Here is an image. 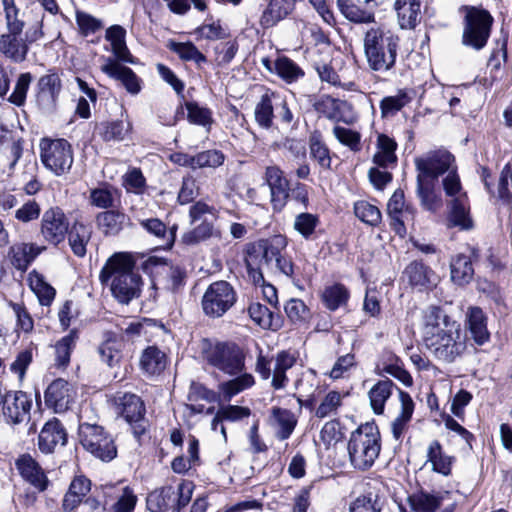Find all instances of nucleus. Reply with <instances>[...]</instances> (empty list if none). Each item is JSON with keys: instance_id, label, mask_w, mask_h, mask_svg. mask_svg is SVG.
Segmentation results:
<instances>
[{"instance_id": "16", "label": "nucleus", "mask_w": 512, "mask_h": 512, "mask_svg": "<svg viewBox=\"0 0 512 512\" xmlns=\"http://www.w3.org/2000/svg\"><path fill=\"white\" fill-rule=\"evenodd\" d=\"M75 397L71 384L59 378L54 380L46 389L44 394L45 404L55 413H63L70 408Z\"/></svg>"}, {"instance_id": "33", "label": "nucleus", "mask_w": 512, "mask_h": 512, "mask_svg": "<svg viewBox=\"0 0 512 512\" xmlns=\"http://www.w3.org/2000/svg\"><path fill=\"white\" fill-rule=\"evenodd\" d=\"M68 241L74 255L77 257H84L87 252V245L91 240L92 228L83 222L75 221L68 229Z\"/></svg>"}, {"instance_id": "31", "label": "nucleus", "mask_w": 512, "mask_h": 512, "mask_svg": "<svg viewBox=\"0 0 512 512\" xmlns=\"http://www.w3.org/2000/svg\"><path fill=\"white\" fill-rule=\"evenodd\" d=\"M279 97L276 92L266 90L255 105L254 118L263 129H270L274 119V101Z\"/></svg>"}, {"instance_id": "46", "label": "nucleus", "mask_w": 512, "mask_h": 512, "mask_svg": "<svg viewBox=\"0 0 512 512\" xmlns=\"http://www.w3.org/2000/svg\"><path fill=\"white\" fill-rule=\"evenodd\" d=\"M27 281L30 289L37 296L39 303L43 306H49L54 300L56 292L55 289L45 281L43 275L33 270L28 274Z\"/></svg>"}, {"instance_id": "18", "label": "nucleus", "mask_w": 512, "mask_h": 512, "mask_svg": "<svg viewBox=\"0 0 512 512\" xmlns=\"http://www.w3.org/2000/svg\"><path fill=\"white\" fill-rule=\"evenodd\" d=\"M265 181L270 189L271 204L275 211H281L289 196V182L284 177L283 171L275 165L268 166L265 170Z\"/></svg>"}, {"instance_id": "14", "label": "nucleus", "mask_w": 512, "mask_h": 512, "mask_svg": "<svg viewBox=\"0 0 512 512\" xmlns=\"http://www.w3.org/2000/svg\"><path fill=\"white\" fill-rule=\"evenodd\" d=\"M285 246L286 239L280 235L261 239L248 248L245 262H248L249 266L257 261L260 265L270 266L282 255L281 251Z\"/></svg>"}, {"instance_id": "27", "label": "nucleus", "mask_w": 512, "mask_h": 512, "mask_svg": "<svg viewBox=\"0 0 512 512\" xmlns=\"http://www.w3.org/2000/svg\"><path fill=\"white\" fill-rule=\"evenodd\" d=\"M129 220V217L120 210H107L96 216L97 227L106 236L118 235L129 223Z\"/></svg>"}, {"instance_id": "59", "label": "nucleus", "mask_w": 512, "mask_h": 512, "mask_svg": "<svg viewBox=\"0 0 512 512\" xmlns=\"http://www.w3.org/2000/svg\"><path fill=\"white\" fill-rule=\"evenodd\" d=\"M284 311L290 321L295 324L306 322L310 315V311L304 301L298 298L288 300L284 306Z\"/></svg>"}, {"instance_id": "45", "label": "nucleus", "mask_w": 512, "mask_h": 512, "mask_svg": "<svg viewBox=\"0 0 512 512\" xmlns=\"http://www.w3.org/2000/svg\"><path fill=\"white\" fill-rule=\"evenodd\" d=\"M396 148L397 143L393 138L385 134H379L377 138V152L373 157V162L383 168L394 164L397 161Z\"/></svg>"}, {"instance_id": "35", "label": "nucleus", "mask_w": 512, "mask_h": 512, "mask_svg": "<svg viewBox=\"0 0 512 512\" xmlns=\"http://www.w3.org/2000/svg\"><path fill=\"white\" fill-rule=\"evenodd\" d=\"M449 222L452 226L463 230H469L473 227V220L469 214V205L465 194H460L451 201Z\"/></svg>"}, {"instance_id": "5", "label": "nucleus", "mask_w": 512, "mask_h": 512, "mask_svg": "<svg viewBox=\"0 0 512 512\" xmlns=\"http://www.w3.org/2000/svg\"><path fill=\"white\" fill-rule=\"evenodd\" d=\"M347 450L351 465L361 471L372 467L381 451V436L374 423L360 425L350 435Z\"/></svg>"}, {"instance_id": "20", "label": "nucleus", "mask_w": 512, "mask_h": 512, "mask_svg": "<svg viewBox=\"0 0 512 512\" xmlns=\"http://www.w3.org/2000/svg\"><path fill=\"white\" fill-rule=\"evenodd\" d=\"M66 442V429L57 418L47 421L38 437V447L45 454L52 453L57 445L63 446Z\"/></svg>"}, {"instance_id": "15", "label": "nucleus", "mask_w": 512, "mask_h": 512, "mask_svg": "<svg viewBox=\"0 0 512 512\" xmlns=\"http://www.w3.org/2000/svg\"><path fill=\"white\" fill-rule=\"evenodd\" d=\"M453 155L446 150L431 151L422 157L415 159V166L418 175L437 180V178L447 172L452 162Z\"/></svg>"}, {"instance_id": "37", "label": "nucleus", "mask_w": 512, "mask_h": 512, "mask_svg": "<svg viewBox=\"0 0 512 512\" xmlns=\"http://www.w3.org/2000/svg\"><path fill=\"white\" fill-rule=\"evenodd\" d=\"M451 280L457 285L469 283L474 275L472 258L463 253L457 254L450 262Z\"/></svg>"}, {"instance_id": "28", "label": "nucleus", "mask_w": 512, "mask_h": 512, "mask_svg": "<svg viewBox=\"0 0 512 512\" xmlns=\"http://www.w3.org/2000/svg\"><path fill=\"white\" fill-rule=\"evenodd\" d=\"M270 425L277 429L276 437L279 440L288 439L293 433L297 419L290 410L280 408V407H272L271 415L269 418Z\"/></svg>"}, {"instance_id": "7", "label": "nucleus", "mask_w": 512, "mask_h": 512, "mask_svg": "<svg viewBox=\"0 0 512 512\" xmlns=\"http://www.w3.org/2000/svg\"><path fill=\"white\" fill-rule=\"evenodd\" d=\"M206 363L229 376H236L245 370L243 349L233 342L210 344L203 351Z\"/></svg>"}, {"instance_id": "11", "label": "nucleus", "mask_w": 512, "mask_h": 512, "mask_svg": "<svg viewBox=\"0 0 512 512\" xmlns=\"http://www.w3.org/2000/svg\"><path fill=\"white\" fill-rule=\"evenodd\" d=\"M43 165L56 175L67 173L73 164L71 145L65 139H43L40 143Z\"/></svg>"}, {"instance_id": "41", "label": "nucleus", "mask_w": 512, "mask_h": 512, "mask_svg": "<svg viewBox=\"0 0 512 512\" xmlns=\"http://www.w3.org/2000/svg\"><path fill=\"white\" fill-rule=\"evenodd\" d=\"M435 179L417 175V195L422 206L429 211H436L441 206V198L434 191Z\"/></svg>"}, {"instance_id": "61", "label": "nucleus", "mask_w": 512, "mask_h": 512, "mask_svg": "<svg viewBox=\"0 0 512 512\" xmlns=\"http://www.w3.org/2000/svg\"><path fill=\"white\" fill-rule=\"evenodd\" d=\"M310 156L318 162V164L324 168L329 169L331 166V157L329 149L320 140L319 136H311L309 141Z\"/></svg>"}, {"instance_id": "56", "label": "nucleus", "mask_w": 512, "mask_h": 512, "mask_svg": "<svg viewBox=\"0 0 512 512\" xmlns=\"http://www.w3.org/2000/svg\"><path fill=\"white\" fill-rule=\"evenodd\" d=\"M16 317V331L30 334L34 329V320L23 303H8Z\"/></svg>"}, {"instance_id": "24", "label": "nucleus", "mask_w": 512, "mask_h": 512, "mask_svg": "<svg viewBox=\"0 0 512 512\" xmlns=\"http://www.w3.org/2000/svg\"><path fill=\"white\" fill-rule=\"evenodd\" d=\"M100 360L110 368L119 366L122 354V342L114 332L107 331L97 348Z\"/></svg>"}, {"instance_id": "39", "label": "nucleus", "mask_w": 512, "mask_h": 512, "mask_svg": "<svg viewBox=\"0 0 512 512\" xmlns=\"http://www.w3.org/2000/svg\"><path fill=\"white\" fill-rule=\"evenodd\" d=\"M176 492L172 486L156 489L147 496V508L151 512H165L175 506Z\"/></svg>"}, {"instance_id": "8", "label": "nucleus", "mask_w": 512, "mask_h": 512, "mask_svg": "<svg viewBox=\"0 0 512 512\" xmlns=\"http://www.w3.org/2000/svg\"><path fill=\"white\" fill-rule=\"evenodd\" d=\"M79 439L86 451L102 461H111L117 455L113 437L100 425L81 422Z\"/></svg>"}, {"instance_id": "30", "label": "nucleus", "mask_w": 512, "mask_h": 512, "mask_svg": "<svg viewBox=\"0 0 512 512\" xmlns=\"http://www.w3.org/2000/svg\"><path fill=\"white\" fill-rule=\"evenodd\" d=\"M409 283L414 287L429 288L436 285L437 276L432 269L422 262H411L404 271Z\"/></svg>"}, {"instance_id": "26", "label": "nucleus", "mask_w": 512, "mask_h": 512, "mask_svg": "<svg viewBox=\"0 0 512 512\" xmlns=\"http://www.w3.org/2000/svg\"><path fill=\"white\" fill-rule=\"evenodd\" d=\"M394 9L402 29H413L421 19L419 0H395Z\"/></svg>"}, {"instance_id": "34", "label": "nucleus", "mask_w": 512, "mask_h": 512, "mask_svg": "<svg viewBox=\"0 0 512 512\" xmlns=\"http://www.w3.org/2000/svg\"><path fill=\"white\" fill-rule=\"evenodd\" d=\"M394 389L398 392L400 390L390 379L380 380L370 388L368 397L375 414H383L385 403L391 397Z\"/></svg>"}, {"instance_id": "64", "label": "nucleus", "mask_w": 512, "mask_h": 512, "mask_svg": "<svg viewBox=\"0 0 512 512\" xmlns=\"http://www.w3.org/2000/svg\"><path fill=\"white\" fill-rule=\"evenodd\" d=\"M137 503V496L134 491L125 486L120 489L117 501L114 503L113 512H133Z\"/></svg>"}, {"instance_id": "60", "label": "nucleus", "mask_w": 512, "mask_h": 512, "mask_svg": "<svg viewBox=\"0 0 512 512\" xmlns=\"http://www.w3.org/2000/svg\"><path fill=\"white\" fill-rule=\"evenodd\" d=\"M343 395L337 391H330L321 401L315 411L318 418L335 415L342 404Z\"/></svg>"}, {"instance_id": "62", "label": "nucleus", "mask_w": 512, "mask_h": 512, "mask_svg": "<svg viewBox=\"0 0 512 512\" xmlns=\"http://www.w3.org/2000/svg\"><path fill=\"white\" fill-rule=\"evenodd\" d=\"M140 225L150 234L164 241L165 244L171 245L174 241V233L168 232L166 225L157 218L141 220Z\"/></svg>"}, {"instance_id": "32", "label": "nucleus", "mask_w": 512, "mask_h": 512, "mask_svg": "<svg viewBox=\"0 0 512 512\" xmlns=\"http://www.w3.org/2000/svg\"><path fill=\"white\" fill-rule=\"evenodd\" d=\"M255 384L254 376L241 372L237 377L224 381L218 385L220 400L230 402L239 393L251 388Z\"/></svg>"}, {"instance_id": "29", "label": "nucleus", "mask_w": 512, "mask_h": 512, "mask_svg": "<svg viewBox=\"0 0 512 512\" xmlns=\"http://www.w3.org/2000/svg\"><path fill=\"white\" fill-rule=\"evenodd\" d=\"M43 249L34 243H18L10 248L9 257L17 270L25 271Z\"/></svg>"}, {"instance_id": "1", "label": "nucleus", "mask_w": 512, "mask_h": 512, "mask_svg": "<svg viewBox=\"0 0 512 512\" xmlns=\"http://www.w3.org/2000/svg\"><path fill=\"white\" fill-rule=\"evenodd\" d=\"M421 338L429 355L441 364L455 363L467 350V336L460 323L438 306L424 311Z\"/></svg>"}, {"instance_id": "6", "label": "nucleus", "mask_w": 512, "mask_h": 512, "mask_svg": "<svg viewBox=\"0 0 512 512\" xmlns=\"http://www.w3.org/2000/svg\"><path fill=\"white\" fill-rule=\"evenodd\" d=\"M463 28L461 43L475 51L482 50L490 38L494 18L491 13L481 6L463 5Z\"/></svg>"}, {"instance_id": "42", "label": "nucleus", "mask_w": 512, "mask_h": 512, "mask_svg": "<svg viewBox=\"0 0 512 512\" xmlns=\"http://www.w3.org/2000/svg\"><path fill=\"white\" fill-rule=\"evenodd\" d=\"M250 318L263 329L278 330L282 326L279 315H275L268 307L260 303H252L248 307Z\"/></svg>"}, {"instance_id": "54", "label": "nucleus", "mask_w": 512, "mask_h": 512, "mask_svg": "<svg viewBox=\"0 0 512 512\" xmlns=\"http://www.w3.org/2000/svg\"><path fill=\"white\" fill-rule=\"evenodd\" d=\"M117 190L110 186H102L90 190L89 203L99 209L114 207Z\"/></svg>"}, {"instance_id": "50", "label": "nucleus", "mask_w": 512, "mask_h": 512, "mask_svg": "<svg viewBox=\"0 0 512 512\" xmlns=\"http://www.w3.org/2000/svg\"><path fill=\"white\" fill-rule=\"evenodd\" d=\"M77 332L72 330L68 335L62 337L54 346L55 365L58 368H66L70 362V355L75 347Z\"/></svg>"}, {"instance_id": "47", "label": "nucleus", "mask_w": 512, "mask_h": 512, "mask_svg": "<svg viewBox=\"0 0 512 512\" xmlns=\"http://www.w3.org/2000/svg\"><path fill=\"white\" fill-rule=\"evenodd\" d=\"M445 495L441 494H429L425 492H419L408 497L410 507L415 512H435L442 502L444 501Z\"/></svg>"}, {"instance_id": "58", "label": "nucleus", "mask_w": 512, "mask_h": 512, "mask_svg": "<svg viewBox=\"0 0 512 512\" xmlns=\"http://www.w3.org/2000/svg\"><path fill=\"white\" fill-rule=\"evenodd\" d=\"M382 503L377 494L368 493L357 497L351 504L349 512H381Z\"/></svg>"}, {"instance_id": "2", "label": "nucleus", "mask_w": 512, "mask_h": 512, "mask_svg": "<svg viewBox=\"0 0 512 512\" xmlns=\"http://www.w3.org/2000/svg\"><path fill=\"white\" fill-rule=\"evenodd\" d=\"M135 260L128 252H116L110 256L99 273L103 285H109L115 299L128 304L140 292V276L134 272Z\"/></svg>"}, {"instance_id": "38", "label": "nucleus", "mask_w": 512, "mask_h": 512, "mask_svg": "<svg viewBox=\"0 0 512 512\" xmlns=\"http://www.w3.org/2000/svg\"><path fill=\"white\" fill-rule=\"evenodd\" d=\"M371 2H373V0H364V3L367 5L364 9L356 5L353 0H337V5L340 12L349 21L355 23H370L374 21V12L369 8Z\"/></svg>"}, {"instance_id": "13", "label": "nucleus", "mask_w": 512, "mask_h": 512, "mask_svg": "<svg viewBox=\"0 0 512 512\" xmlns=\"http://www.w3.org/2000/svg\"><path fill=\"white\" fill-rule=\"evenodd\" d=\"M69 220L59 207H51L44 211L41 219V235L49 244L58 245L64 241Z\"/></svg>"}, {"instance_id": "25", "label": "nucleus", "mask_w": 512, "mask_h": 512, "mask_svg": "<svg viewBox=\"0 0 512 512\" xmlns=\"http://www.w3.org/2000/svg\"><path fill=\"white\" fill-rule=\"evenodd\" d=\"M167 355L157 346H148L140 355L139 366L148 376L160 375L166 368Z\"/></svg>"}, {"instance_id": "3", "label": "nucleus", "mask_w": 512, "mask_h": 512, "mask_svg": "<svg viewBox=\"0 0 512 512\" xmlns=\"http://www.w3.org/2000/svg\"><path fill=\"white\" fill-rule=\"evenodd\" d=\"M400 39L383 26L370 27L363 38L364 55L370 70L385 73L396 63Z\"/></svg>"}, {"instance_id": "53", "label": "nucleus", "mask_w": 512, "mask_h": 512, "mask_svg": "<svg viewBox=\"0 0 512 512\" xmlns=\"http://www.w3.org/2000/svg\"><path fill=\"white\" fill-rule=\"evenodd\" d=\"M354 213L359 220L370 226H378L382 220L379 208L365 200L354 204Z\"/></svg>"}, {"instance_id": "43", "label": "nucleus", "mask_w": 512, "mask_h": 512, "mask_svg": "<svg viewBox=\"0 0 512 512\" xmlns=\"http://www.w3.org/2000/svg\"><path fill=\"white\" fill-rule=\"evenodd\" d=\"M126 31L120 25H113L106 31V39L111 43L112 52L118 60L133 63V58L126 46Z\"/></svg>"}, {"instance_id": "52", "label": "nucleus", "mask_w": 512, "mask_h": 512, "mask_svg": "<svg viewBox=\"0 0 512 512\" xmlns=\"http://www.w3.org/2000/svg\"><path fill=\"white\" fill-rule=\"evenodd\" d=\"M211 237H220V232L214 228L212 223L203 221L193 230L184 233L182 241L187 245H195Z\"/></svg>"}, {"instance_id": "9", "label": "nucleus", "mask_w": 512, "mask_h": 512, "mask_svg": "<svg viewBox=\"0 0 512 512\" xmlns=\"http://www.w3.org/2000/svg\"><path fill=\"white\" fill-rule=\"evenodd\" d=\"M296 363V356L286 350L278 352L275 356L268 358L260 353L257 356L255 371L263 380L271 378V386L275 390L284 389L288 384L286 372Z\"/></svg>"}, {"instance_id": "49", "label": "nucleus", "mask_w": 512, "mask_h": 512, "mask_svg": "<svg viewBox=\"0 0 512 512\" xmlns=\"http://www.w3.org/2000/svg\"><path fill=\"white\" fill-rule=\"evenodd\" d=\"M275 73L287 84L303 78L305 73L294 61L286 56L279 57L274 62Z\"/></svg>"}, {"instance_id": "12", "label": "nucleus", "mask_w": 512, "mask_h": 512, "mask_svg": "<svg viewBox=\"0 0 512 512\" xmlns=\"http://www.w3.org/2000/svg\"><path fill=\"white\" fill-rule=\"evenodd\" d=\"M32 398L24 391H8L2 399V415L5 423L19 425L30 419Z\"/></svg>"}, {"instance_id": "17", "label": "nucleus", "mask_w": 512, "mask_h": 512, "mask_svg": "<svg viewBox=\"0 0 512 512\" xmlns=\"http://www.w3.org/2000/svg\"><path fill=\"white\" fill-rule=\"evenodd\" d=\"M15 466L21 477L39 492L48 488L49 479L45 471L31 455H20L15 461Z\"/></svg>"}, {"instance_id": "63", "label": "nucleus", "mask_w": 512, "mask_h": 512, "mask_svg": "<svg viewBox=\"0 0 512 512\" xmlns=\"http://www.w3.org/2000/svg\"><path fill=\"white\" fill-rule=\"evenodd\" d=\"M333 134L342 145L349 147L352 151L361 150V135L359 132L346 127L335 126Z\"/></svg>"}, {"instance_id": "51", "label": "nucleus", "mask_w": 512, "mask_h": 512, "mask_svg": "<svg viewBox=\"0 0 512 512\" xmlns=\"http://www.w3.org/2000/svg\"><path fill=\"white\" fill-rule=\"evenodd\" d=\"M409 102L410 97L403 90L398 91L395 95L384 97L379 105L382 118L393 117Z\"/></svg>"}, {"instance_id": "10", "label": "nucleus", "mask_w": 512, "mask_h": 512, "mask_svg": "<svg viewBox=\"0 0 512 512\" xmlns=\"http://www.w3.org/2000/svg\"><path fill=\"white\" fill-rule=\"evenodd\" d=\"M237 300L233 286L224 280L211 283L203 294L201 305L205 315L211 318L222 317Z\"/></svg>"}, {"instance_id": "19", "label": "nucleus", "mask_w": 512, "mask_h": 512, "mask_svg": "<svg viewBox=\"0 0 512 512\" xmlns=\"http://www.w3.org/2000/svg\"><path fill=\"white\" fill-rule=\"evenodd\" d=\"M118 404L121 407V414L124 419L130 424H136L134 434L138 437L141 436L145 432V427L140 423L145 413L141 398L135 394L124 393L118 397Z\"/></svg>"}, {"instance_id": "22", "label": "nucleus", "mask_w": 512, "mask_h": 512, "mask_svg": "<svg viewBox=\"0 0 512 512\" xmlns=\"http://www.w3.org/2000/svg\"><path fill=\"white\" fill-rule=\"evenodd\" d=\"M38 95L37 101L44 109H52L56 105L59 93L61 91V80L56 73L43 75L37 83Z\"/></svg>"}, {"instance_id": "36", "label": "nucleus", "mask_w": 512, "mask_h": 512, "mask_svg": "<svg viewBox=\"0 0 512 512\" xmlns=\"http://www.w3.org/2000/svg\"><path fill=\"white\" fill-rule=\"evenodd\" d=\"M468 329L474 342L477 345H483L490 338L487 329L486 317L483 311L478 307H472L467 313Z\"/></svg>"}, {"instance_id": "23", "label": "nucleus", "mask_w": 512, "mask_h": 512, "mask_svg": "<svg viewBox=\"0 0 512 512\" xmlns=\"http://www.w3.org/2000/svg\"><path fill=\"white\" fill-rule=\"evenodd\" d=\"M426 463L431 465V470L443 476H449L455 457L447 454L438 440L429 443L426 450Z\"/></svg>"}, {"instance_id": "4", "label": "nucleus", "mask_w": 512, "mask_h": 512, "mask_svg": "<svg viewBox=\"0 0 512 512\" xmlns=\"http://www.w3.org/2000/svg\"><path fill=\"white\" fill-rule=\"evenodd\" d=\"M5 12L7 32L0 37V52L15 63L26 59L29 44L42 37L37 26L24 32L25 22L19 17L17 8H8Z\"/></svg>"}, {"instance_id": "40", "label": "nucleus", "mask_w": 512, "mask_h": 512, "mask_svg": "<svg viewBox=\"0 0 512 512\" xmlns=\"http://www.w3.org/2000/svg\"><path fill=\"white\" fill-rule=\"evenodd\" d=\"M399 400L401 402V411L392 422V434L395 439L401 438L414 411L413 400L407 392L399 390Z\"/></svg>"}, {"instance_id": "21", "label": "nucleus", "mask_w": 512, "mask_h": 512, "mask_svg": "<svg viewBox=\"0 0 512 512\" xmlns=\"http://www.w3.org/2000/svg\"><path fill=\"white\" fill-rule=\"evenodd\" d=\"M101 70L109 77L119 80L130 94L136 95L140 92L141 81L129 67L108 58Z\"/></svg>"}, {"instance_id": "44", "label": "nucleus", "mask_w": 512, "mask_h": 512, "mask_svg": "<svg viewBox=\"0 0 512 512\" xmlns=\"http://www.w3.org/2000/svg\"><path fill=\"white\" fill-rule=\"evenodd\" d=\"M295 0H270L261 16V24L271 27L286 17L294 7Z\"/></svg>"}, {"instance_id": "57", "label": "nucleus", "mask_w": 512, "mask_h": 512, "mask_svg": "<svg viewBox=\"0 0 512 512\" xmlns=\"http://www.w3.org/2000/svg\"><path fill=\"white\" fill-rule=\"evenodd\" d=\"M131 129L130 122L115 120L102 126L101 135L105 141H121Z\"/></svg>"}, {"instance_id": "55", "label": "nucleus", "mask_w": 512, "mask_h": 512, "mask_svg": "<svg viewBox=\"0 0 512 512\" xmlns=\"http://www.w3.org/2000/svg\"><path fill=\"white\" fill-rule=\"evenodd\" d=\"M187 119L190 123L203 127H210L213 119L210 109L200 106L196 102H186Z\"/></svg>"}, {"instance_id": "48", "label": "nucleus", "mask_w": 512, "mask_h": 512, "mask_svg": "<svg viewBox=\"0 0 512 512\" xmlns=\"http://www.w3.org/2000/svg\"><path fill=\"white\" fill-rule=\"evenodd\" d=\"M321 299L328 310L335 311L347 304L349 291L344 285L335 283L324 288Z\"/></svg>"}]
</instances>
